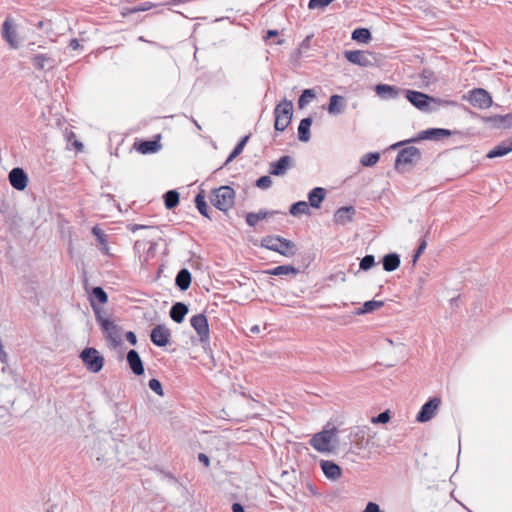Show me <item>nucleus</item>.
Masks as SVG:
<instances>
[{"label":"nucleus","mask_w":512,"mask_h":512,"mask_svg":"<svg viewBox=\"0 0 512 512\" xmlns=\"http://www.w3.org/2000/svg\"><path fill=\"white\" fill-rule=\"evenodd\" d=\"M405 98L419 111L424 113H434L437 112L442 107L449 106H457L458 103L454 100L442 99L438 97L431 96L429 94L404 89L403 90Z\"/></svg>","instance_id":"nucleus-1"},{"label":"nucleus","mask_w":512,"mask_h":512,"mask_svg":"<svg viewBox=\"0 0 512 512\" xmlns=\"http://www.w3.org/2000/svg\"><path fill=\"white\" fill-rule=\"evenodd\" d=\"M93 312L105 340L109 343V347L112 349L120 347L122 345V328L113 320L105 317L102 308L93 306Z\"/></svg>","instance_id":"nucleus-2"},{"label":"nucleus","mask_w":512,"mask_h":512,"mask_svg":"<svg viewBox=\"0 0 512 512\" xmlns=\"http://www.w3.org/2000/svg\"><path fill=\"white\" fill-rule=\"evenodd\" d=\"M2 39L11 50L20 49L26 40L21 23L12 15H7L2 23Z\"/></svg>","instance_id":"nucleus-3"},{"label":"nucleus","mask_w":512,"mask_h":512,"mask_svg":"<svg viewBox=\"0 0 512 512\" xmlns=\"http://www.w3.org/2000/svg\"><path fill=\"white\" fill-rule=\"evenodd\" d=\"M211 204L222 212H227L233 207L235 202V191L228 185L220 186L211 190L210 194Z\"/></svg>","instance_id":"nucleus-4"},{"label":"nucleus","mask_w":512,"mask_h":512,"mask_svg":"<svg viewBox=\"0 0 512 512\" xmlns=\"http://www.w3.org/2000/svg\"><path fill=\"white\" fill-rule=\"evenodd\" d=\"M292 117L293 103L285 98L274 109V129L283 132L290 125Z\"/></svg>","instance_id":"nucleus-5"},{"label":"nucleus","mask_w":512,"mask_h":512,"mask_svg":"<svg viewBox=\"0 0 512 512\" xmlns=\"http://www.w3.org/2000/svg\"><path fill=\"white\" fill-rule=\"evenodd\" d=\"M337 428L322 430L312 436L309 443L318 452L330 453L334 450L333 438L336 436Z\"/></svg>","instance_id":"nucleus-6"},{"label":"nucleus","mask_w":512,"mask_h":512,"mask_svg":"<svg viewBox=\"0 0 512 512\" xmlns=\"http://www.w3.org/2000/svg\"><path fill=\"white\" fill-rule=\"evenodd\" d=\"M422 158L421 151L415 146H408L401 149L395 159V169L398 172H405L406 165H416Z\"/></svg>","instance_id":"nucleus-7"},{"label":"nucleus","mask_w":512,"mask_h":512,"mask_svg":"<svg viewBox=\"0 0 512 512\" xmlns=\"http://www.w3.org/2000/svg\"><path fill=\"white\" fill-rule=\"evenodd\" d=\"M454 134H460V132L452 131V130L445 129V128H428L426 130L420 131L416 137H414L410 140L404 141V142H399V143L395 144L393 147L396 148L405 143H415V142H419L422 140L440 141L443 138L450 137L451 135H454Z\"/></svg>","instance_id":"nucleus-8"},{"label":"nucleus","mask_w":512,"mask_h":512,"mask_svg":"<svg viewBox=\"0 0 512 512\" xmlns=\"http://www.w3.org/2000/svg\"><path fill=\"white\" fill-rule=\"evenodd\" d=\"M79 357L86 369L92 373L100 372L105 363L104 357L94 347L84 348Z\"/></svg>","instance_id":"nucleus-9"},{"label":"nucleus","mask_w":512,"mask_h":512,"mask_svg":"<svg viewBox=\"0 0 512 512\" xmlns=\"http://www.w3.org/2000/svg\"><path fill=\"white\" fill-rule=\"evenodd\" d=\"M344 57L350 63L360 67H373L378 62V57L375 53L363 50H346Z\"/></svg>","instance_id":"nucleus-10"},{"label":"nucleus","mask_w":512,"mask_h":512,"mask_svg":"<svg viewBox=\"0 0 512 512\" xmlns=\"http://www.w3.org/2000/svg\"><path fill=\"white\" fill-rule=\"evenodd\" d=\"M190 324L199 336L201 344L206 348L210 340V329L206 315L200 313L192 316Z\"/></svg>","instance_id":"nucleus-11"},{"label":"nucleus","mask_w":512,"mask_h":512,"mask_svg":"<svg viewBox=\"0 0 512 512\" xmlns=\"http://www.w3.org/2000/svg\"><path fill=\"white\" fill-rule=\"evenodd\" d=\"M441 405V399L439 397H432L425 402L420 408L416 416V421L419 423H425L430 421L435 415Z\"/></svg>","instance_id":"nucleus-12"},{"label":"nucleus","mask_w":512,"mask_h":512,"mask_svg":"<svg viewBox=\"0 0 512 512\" xmlns=\"http://www.w3.org/2000/svg\"><path fill=\"white\" fill-rule=\"evenodd\" d=\"M171 331L165 325L158 324L150 333L151 342L158 347H165L170 343Z\"/></svg>","instance_id":"nucleus-13"},{"label":"nucleus","mask_w":512,"mask_h":512,"mask_svg":"<svg viewBox=\"0 0 512 512\" xmlns=\"http://www.w3.org/2000/svg\"><path fill=\"white\" fill-rule=\"evenodd\" d=\"M469 102L474 107L485 109L492 105V97L486 90L475 88L470 93Z\"/></svg>","instance_id":"nucleus-14"},{"label":"nucleus","mask_w":512,"mask_h":512,"mask_svg":"<svg viewBox=\"0 0 512 512\" xmlns=\"http://www.w3.org/2000/svg\"><path fill=\"white\" fill-rule=\"evenodd\" d=\"M8 180L10 185L18 191H24L29 181L27 173L21 167L13 168L9 172Z\"/></svg>","instance_id":"nucleus-15"},{"label":"nucleus","mask_w":512,"mask_h":512,"mask_svg":"<svg viewBox=\"0 0 512 512\" xmlns=\"http://www.w3.org/2000/svg\"><path fill=\"white\" fill-rule=\"evenodd\" d=\"M293 165L294 160L291 156H281L278 160L270 163L269 174L273 176H283Z\"/></svg>","instance_id":"nucleus-16"},{"label":"nucleus","mask_w":512,"mask_h":512,"mask_svg":"<svg viewBox=\"0 0 512 512\" xmlns=\"http://www.w3.org/2000/svg\"><path fill=\"white\" fill-rule=\"evenodd\" d=\"M319 466L325 477L329 480L335 481L339 479L342 475L341 467L334 461L320 460Z\"/></svg>","instance_id":"nucleus-17"},{"label":"nucleus","mask_w":512,"mask_h":512,"mask_svg":"<svg viewBox=\"0 0 512 512\" xmlns=\"http://www.w3.org/2000/svg\"><path fill=\"white\" fill-rule=\"evenodd\" d=\"M126 360L129 368L136 376H141L144 374V363L136 350H129L126 355Z\"/></svg>","instance_id":"nucleus-18"},{"label":"nucleus","mask_w":512,"mask_h":512,"mask_svg":"<svg viewBox=\"0 0 512 512\" xmlns=\"http://www.w3.org/2000/svg\"><path fill=\"white\" fill-rule=\"evenodd\" d=\"M404 89H400L397 86L389 85V84H377L375 86L376 94L384 100L396 99L399 97L400 93L403 92Z\"/></svg>","instance_id":"nucleus-19"},{"label":"nucleus","mask_w":512,"mask_h":512,"mask_svg":"<svg viewBox=\"0 0 512 512\" xmlns=\"http://www.w3.org/2000/svg\"><path fill=\"white\" fill-rule=\"evenodd\" d=\"M356 210L353 206H343L338 208L333 216V220L338 225H346L352 222Z\"/></svg>","instance_id":"nucleus-20"},{"label":"nucleus","mask_w":512,"mask_h":512,"mask_svg":"<svg viewBox=\"0 0 512 512\" xmlns=\"http://www.w3.org/2000/svg\"><path fill=\"white\" fill-rule=\"evenodd\" d=\"M512 152V137L507 138L501 141L498 145H496L493 149H491L487 154L486 158L494 159L497 157H503Z\"/></svg>","instance_id":"nucleus-21"},{"label":"nucleus","mask_w":512,"mask_h":512,"mask_svg":"<svg viewBox=\"0 0 512 512\" xmlns=\"http://www.w3.org/2000/svg\"><path fill=\"white\" fill-rule=\"evenodd\" d=\"M346 107V99L338 94H333L329 98L327 111L330 115H339L344 112Z\"/></svg>","instance_id":"nucleus-22"},{"label":"nucleus","mask_w":512,"mask_h":512,"mask_svg":"<svg viewBox=\"0 0 512 512\" xmlns=\"http://www.w3.org/2000/svg\"><path fill=\"white\" fill-rule=\"evenodd\" d=\"M483 121L494 128H507L512 126V114L487 116Z\"/></svg>","instance_id":"nucleus-23"},{"label":"nucleus","mask_w":512,"mask_h":512,"mask_svg":"<svg viewBox=\"0 0 512 512\" xmlns=\"http://www.w3.org/2000/svg\"><path fill=\"white\" fill-rule=\"evenodd\" d=\"M188 311H189V308L185 303L176 302L172 305L169 315H170V318L174 322L180 324L184 321L185 316L187 315Z\"/></svg>","instance_id":"nucleus-24"},{"label":"nucleus","mask_w":512,"mask_h":512,"mask_svg":"<svg viewBox=\"0 0 512 512\" xmlns=\"http://www.w3.org/2000/svg\"><path fill=\"white\" fill-rule=\"evenodd\" d=\"M195 207L197 208L198 212L205 218H208L209 220H212V216L210 215L211 209L209 208L207 202H206V195L204 190H200L195 198H194Z\"/></svg>","instance_id":"nucleus-25"},{"label":"nucleus","mask_w":512,"mask_h":512,"mask_svg":"<svg viewBox=\"0 0 512 512\" xmlns=\"http://www.w3.org/2000/svg\"><path fill=\"white\" fill-rule=\"evenodd\" d=\"M192 282L191 272L187 268H182L178 271L175 278V285L179 290L186 291L189 289Z\"/></svg>","instance_id":"nucleus-26"},{"label":"nucleus","mask_w":512,"mask_h":512,"mask_svg":"<svg viewBox=\"0 0 512 512\" xmlns=\"http://www.w3.org/2000/svg\"><path fill=\"white\" fill-rule=\"evenodd\" d=\"M326 197V190L322 187H315L308 193V201L312 208L319 209Z\"/></svg>","instance_id":"nucleus-27"},{"label":"nucleus","mask_w":512,"mask_h":512,"mask_svg":"<svg viewBox=\"0 0 512 512\" xmlns=\"http://www.w3.org/2000/svg\"><path fill=\"white\" fill-rule=\"evenodd\" d=\"M135 149L141 154H152L156 153L161 145L157 140H141L134 144Z\"/></svg>","instance_id":"nucleus-28"},{"label":"nucleus","mask_w":512,"mask_h":512,"mask_svg":"<svg viewBox=\"0 0 512 512\" xmlns=\"http://www.w3.org/2000/svg\"><path fill=\"white\" fill-rule=\"evenodd\" d=\"M400 263V255L395 252L388 253L382 258V266L386 272L395 271L399 268Z\"/></svg>","instance_id":"nucleus-29"},{"label":"nucleus","mask_w":512,"mask_h":512,"mask_svg":"<svg viewBox=\"0 0 512 512\" xmlns=\"http://www.w3.org/2000/svg\"><path fill=\"white\" fill-rule=\"evenodd\" d=\"M107 302L108 295L105 290L100 286L93 287L90 294L91 307L93 308V306H95L96 308H101L99 305Z\"/></svg>","instance_id":"nucleus-30"},{"label":"nucleus","mask_w":512,"mask_h":512,"mask_svg":"<svg viewBox=\"0 0 512 512\" xmlns=\"http://www.w3.org/2000/svg\"><path fill=\"white\" fill-rule=\"evenodd\" d=\"M300 272L301 270L299 268L294 267L293 265H279L264 271V273H266L267 275L272 276H282L289 274L296 276Z\"/></svg>","instance_id":"nucleus-31"},{"label":"nucleus","mask_w":512,"mask_h":512,"mask_svg":"<svg viewBox=\"0 0 512 512\" xmlns=\"http://www.w3.org/2000/svg\"><path fill=\"white\" fill-rule=\"evenodd\" d=\"M313 123L312 117L303 118L298 126V139L301 142H308L311 138L310 128Z\"/></svg>","instance_id":"nucleus-32"},{"label":"nucleus","mask_w":512,"mask_h":512,"mask_svg":"<svg viewBox=\"0 0 512 512\" xmlns=\"http://www.w3.org/2000/svg\"><path fill=\"white\" fill-rule=\"evenodd\" d=\"M276 240L279 242V246H280L279 254L286 256V257H291L296 254L297 248H296V244L293 241L286 239L282 236H278V238Z\"/></svg>","instance_id":"nucleus-33"},{"label":"nucleus","mask_w":512,"mask_h":512,"mask_svg":"<svg viewBox=\"0 0 512 512\" xmlns=\"http://www.w3.org/2000/svg\"><path fill=\"white\" fill-rule=\"evenodd\" d=\"M32 64L39 70L45 69V67L53 68L54 59L47 54H36L32 58Z\"/></svg>","instance_id":"nucleus-34"},{"label":"nucleus","mask_w":512,"mask_h":512,"mask_svg":"<svg viewBox=\"0 0 512 512\" xmlns=\"http://www.w3.org/2000/svg\"><path fill=\"white\" fill-rule=\"evenodd\" d=\"M383 306H384L383 301L369 300V301L364 302L363 305L354 312V314L355 315H363V314L372 313V312L382 308Z\"/></svg>","instance_id":"nucleus-35"},{"label":"nucleus","mask_w":512,"mask_h":512,"mask_svg":"<svg viewBox=\"0 0 512 512\" xmlns=\"http://www.w3.org/2000/svg\"><path fill=\"white\" fill-rule=\"evenodd\" d=\"M275 212H269L264 209H260L257 213L249 212L246 214V223L250 227H255L260 220H264L269 215H273Z\"/></svg>","instance_id":"nucleus-36"},{"label":"nucleus","mask_w":512,"mask_h":512,"mask_svg":"<svg viewBox=\"0 0 512 512\" xmlns=\"http://www.w3.org/2000/svg\"><path fill=\"white\" fill-rule=\"evenodd\" d=\"M249 139H250V134L245 135L238 141V143L235 145V147L233 148V150L227 157V159L224 163V166L228 165L230 162H232L236 157H238L243 152Z\"/></svg>","instance_id":"nucleus-37"},{"label":"nucleus","mask_w":512,"mask_h":512,"mask_svg":"<svg viewBox=\"0 0 512 512\" xmlns=\"http://www.w3.org/2000/svg\"><path fill=\"white\" fill-rule=\"evenodd\" d=\"M165 207L168 210L176 208L180 201V194L176 190H169L163 195Z\"/></svg>","instance_id":"nucleus-38"},{"label":"nucleus","mask_w":512,"mask_h":512,"mask_svg":"<svg viewBox=\"0 0 512 512\" xmlns=\"http://www.w3.org/2000/svg\"><path fill=\"white\" fill-rule=\"evenodd\" d=\"M352 40L360 43H368L372 39V34L368 28H356L351 35Z\"/></svg>","instance_id":"nucleus-39"},{"label":"nucleus","mask_w":512,"mask_h":512,"mask_svg":"<svg viewBox=\"0 0 512 512\" xmlns=\"http://www.w3.org/2000/svg\"><path fill=\"white\" fill-rule=\"evenodd\" d=\"M289 213L292 216H300L302 214L308 215V214H310L309 205L305 201L295 202V203L291 204V206L289 208Z\"/></svg>","instance_id":"nucleus-40"},{"label":"nucleus","mask_w":512,"mask_h":512,"mask_svg":"<svg viewBox=\"0 0 512 512\" xmlns=\"http://www.w3.org/2000/svg\"><path fill=\"white\" fill-rule=\"evenodd\" d=\"M277 238H278V235L265 236L261 239V246L268 250L279 253L280 246H279V242L276 240Z\"/></svg>","instance_id":"nucleus-41"},{"label":"nucleus","mask_w":512,"mask_h":512,"mask_svg":"<svg viewBox=\"0 0 512 512\" xmlns=\"http://www.w3.org/2000/svg\"><path fill=\"white\" fill-rule=\"evenodd\" d=\"M380 159L379 152H369L364 154L361 157L360 163L364 167H372L374 166Z\"/></svg>","instance_id":"nucleus-42"},{"label":"nucleus","mask_w":512,"mask_h":512,"mask_svg":"<svg viewBox=\"0 0 512 512\" xmlns=\"http://www.w3.org/2000/svg\"><path fill=\"white\" fill-rule=\"evenodd\" d=\"M152 7H153V4L150 2H141L132 7L124 8V11L122 12V14L125 16V15H129V14H134L137 12H143V11L149 10Z\"/></svg>","instance_id":"nucleus-43"},{"label":"nucleus","mask_w":512,"mask_h":512,"mask_svg":"<svg viewBox=\"0 0 512 512\" xmlns=\"http://www.w3.org/2000/svg\"><path fill=\"white\" fill-rule=\"evenodd\" d=\"M316 97V94L313 89H305L302 91L301 95L298 98V107L300 109L304 108L307 103L314 99Z\"/></svg>","instance_id":"nucleus-44"},{"label":"nucleus","mask_w":512,"mask_h":512,"mask_svg":"<svg viewBox=\"0 0 512 512\" xmlns=\"http://www.w3.org/2000/svg\"><path fill=\"white\" fill-rule=\"evenodd\" d=\"M375 257L372 254L365 255L359 263V270L368 271L375 266Z\"/></svg>","instance_id":"nucleus-45"},{"label":"nucleus","mask_w":512,"mask_h":512,"mask_svg":"<svg viewBox=\"0 0 512 512\" xmlns=\"http://www.w3.org/2000/svg\"><path fill=\"white\" fill-rule=\"evenodd\" d=\"M430 233V231L428 230L424 236V238L420 241L419 243V246L418 248L415 250L413 256H412V262L413 264H416V262L418 261L419 257L423 254V252L425 251L426 247H427V242H426V237L427 235Z\"/></svg>","instance_id":"nucleus-46"},{"label":"nucleus","mask_w":512,"mask_h":512,"mask_svg":"<svg viewBox=\"0 0 512 512\" xmlns=\"http://www.w3.org/2000/svg\"><path fill=\"white\" fill-rule=\"evenodd\" d=\"M420 76L426 86L437 81L434 71L430 68H424Z\"/></svg>","instance_id":"nucleus-47"},{"label":"nucleus","mask_w":512,"mask_h":512,"mask_svg":"<svg viewBox=\"0 0 512 512\" xmlns=\"http://www.w3.org/2000/svg\"><path fill=\"white\" fill-rule=\"evenodd\" d=\"M272 179L269 175H264V176H261L259 177L256 182H255V186L259 189H268L272 186Z\"/></svg>","instance_id":"nucleus-48"},{"label":"nucleus","mask_w":512,"mask_h":512,"mask_svg":"<svg viewBox=\"0 0 512 512\" xmlns=\"http://www.w3.org/2000/svg\"><path fill=\"white\" fill-rule=\"evenodd\" d=\"M101 445L102 442L99 440L94 443L93 447V456H95L99 465H102L105 462V454L101 452Z\"/></svg>","instance_id":"nucleus-49"},{"label":"nucleus","mask_w":512,"mask_h":512,"mask_svg":"<svg viewBox=\"0 0 512 512\" xmlns=\"http://www.w3.org/2000/svg\"><path fill=\"white\" fill-rule=\"evenodd\" d=\"M148 386L157 395H159V396L164 395L162 383L158 379H156V378L150 379L148 382Z\"/></svg>","instance_id":"nucleus-50"},{"label":"nucleus","mask_w":512,"mask_h":512,"mask_svg":"<svg viewBox=\"0 0 512 512\" xmlns=\"http://www.w3.org/2000/svg\"><path fill=\"white\" fill-rule=\"evenodd\" d=\"M390 420V411L386 410L381 413H379L376 417L372 418L373 423H381L385 424Z\"/></svg>","instance_id":"nucleus-51"},{"label":"nucleus","mask_w":512,"mask_h":512,"mask_svg":"<svg viewBox=\"0 0 512 512\" xmlns=\"http://www.w3.org/2000/svg\"><path fill=\"white\" fill-rule=\"evenodd\" d=\"M92 234L96 237V239L101 243L105 244L107 242V236L98 226H94L92 228Z\"/></svg>","instance_id":"nucleus-52"},{"label":"nucleus","mask_w":512,"mask_h":512,"mask_svg":"<svg viewBox=\"0 0 512 512\" xmlns=\"http://www.w3.org/2000/svg\"><path fill=\"white\" fill-rule=\"evenodd\" d=\"M155 470L158 471L165 479H167L171 484L177 485L179 484L178 479L170 472H166L159 467H155Z\"/></svg>","instance_id":"nucleus-53"},{"label":"nucleus","mask_w":512,"mask_h":512,"mask_svg":"<svg viewBox=\"0 0 512 512\" xmlns=\"http://www.w3.org/2000/svg\"><path fill=\"white\" fill-rule=\"evenodd\" d=\"M148 243H149V248L147 250V255L143 259L144 263H147L149 261V258L154 257V255L156 253L157 243L153 242V241H150Z\"/></svg>","instance_id":"nucleus-54"},{"label":"nucleus","mask_w":512,"mask_h":512,"mask_svg":"<svg viewBox=\"0 0 512 512\" xmlns=\"http://www.w3.org/2000/svg\"><path fill=\"white\" fill-rule=\"evenodd\" d=\"M127 228L131 232H136V231L141 230V229H154L155 227L154 226H149V225H142V224H129L127 226Z\"/></svg>","instance_id":"nucleus-55"},{"label":"nucleus","mask_w":512,"mask_h":512,"mask_svg":"<svg viewBox=\"0 0 512 512\" xmlns=\"http://www.w3.org/2000/svg\"><path fill=\"white\" fill-rule=\"evenodd\" d=\"M363 512H384L380 509L379 505L374 502H368Z\"/></svg>","instance_id":"nucleus-56"},{"label":"nucleus","mask_w":512,"mask_h":512,"mask_svg":"<svg viewBox=\"0 0 512 512\" xmlns=\"http://www.w3.org/2000/svg\"><path fill=\"white\" fill-rule=\"evenodd\" d=\"M314 259V254L313 253H306L302 256V263H303V268L306 269L309 267L310 263L313 261Z\"/></svg>","instance_id":"nucleus-57"},{"label":"nucleus","mask_w":512,"mask_h":512,"mask_svg":"<svg viewBox=\"0 0 512 512\" xmlns=\"http://www.w3.org/2000/svg\"><path fill=\"white\" fill-rule=\"evenodd\" d=\"M125 338L126 340L131 344V345H136L137 344V336L136 334L133 332V331H128L125 333Z\"/></svg>","instance_id":"nucleus-58"},{"label":"nucleus","mask_w":512,"mask_h":512,"mask_svg":"<svg viewBox=\"0 0 512 512\" xmlns=\"http://www.w3.org/2000/svg\"><path fill=\"white\" fill-rule=\"evenodd\" d=\"M198 460L199 462H201L205 467H209L210 466V459L209 457L204 454V453H199L198 454Z\"/></svg>","instance_id":"nucleus-59"},{"label":"nucleus","mask_w":512,"mask_h":512,"mask_svg":"<svg viewBox=\"0 0 512 512\" xmlns=\"http://www.w3.org/2000/svg\"><path fill=\"white\" fill-rule=\"evenodd\" d=\"M145 246H146L145 241L137 240L134 244V250L136 252H140L141 250L145 249Z\"/></svg>","instance_id":"nucleus-60"},{"label":"nucleus","mask_w":512,"mask_h":512,"mask_svg":"<svg viewBox=\"0 0 512 512\" xmlns=\"http://www.w3.org/2000/svg\"><path fill=\"white\" fill-rule=\"evenodd\" d=\"M232 512H245L244 506L238 502L232 504Z\"/></svg>","instance_id":"nucleus-61"},{"label":"nucleus","mask_w":512,"mask_h":512,"mask_svg":"<svg viewBox=\"0 0 512 512\" xmlns=\"http://www.w3.org/2000/svg\"><path fill=\"white\" fill-rule=\"evenodd\" d=\"M69 47L73 50H77L80 47V43H79L78 39H76V38L71 39L69 42Z\"/></svg>","instance_id":"nucleus-62"},{"label":"nucleus","mask_w":512,"mask_h":512,"mask_svg":"<svg viewBox=\"0 0 512 512\" xmlns=\"http://www.w3.org/2000/svg\"><path fill=\"white\" fill-rule=\"evenodd\" d=\"M278 30H268L265 39H270L272 37L278 36Z\"/></svg>","instance_id":"nucleus-63"},{"label":"nucleus","mask_w":512,"mask_h":512,"mask_svg":"<svg viewBox=\"0 0 512 512\" xmlns=\"http://www.w3.org/2000/svg\"><path fill=\"white\" fill-rule=\"evenodd\" d=\"M250 332L251 333H254V334H257L260 332V327L258 325H254L250 328Z\"/></svg>","instance_id":"nucleus-64"}]
</instances>
